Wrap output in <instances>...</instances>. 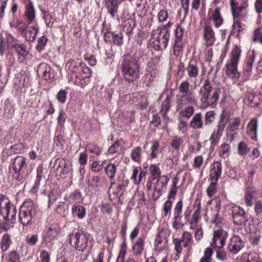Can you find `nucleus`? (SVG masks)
Instances as JSON below:
<instances>
[{
    "instance_id": "50",
    "label": "nucleus",
    "mask_w": 262,
    "mask_h": 262,
    "mask_svg": "<svg viewBox=\"0 0 262 262\" xmlns=\"http://www.w3.org/2000/svg\"><path fill=\"white\" fill-rule=\"evenodd\" d=\"M181 242H183L184 246L187 247L189 245L191 241V235L189 233L185 232L183 233V237H182Z\"/></svg>"
},
{
    "instance_id": "1",
    "label": "nucleus",
    "mask_w": 262,
    "mask_h": 262,
    "mask_svg": "<svg viewBox=\"0 0 262 262\" xmlns=\"http://www.w3.org/2000/svg\"><path fill=\"white\" fill-rule=\"evenodd\" d=\"M224 90V88H215L212 95H211L210 93L212 90L211 83L209 80H205L204 85L200 92L202 106L204 108H206L214 104L217 101L219 94L221 92H222V93L225 94ZM223 97H225V95H223Z\"/></svg>"
},
{
    "instance_id": "24",
    "label": "nucleus",
    "mask_w": 262,
    "mask_h": 262,
    "mask_svg": "<svg viewBox=\"0 0 262 262\" xmlns=\"http://www.w3.org/2000/svg\"><path fill=\"white\" fill-rule=\"evenodd\" d=\"M2 205L4 206V209L6 211L7 215L5 217V220H9L10 206L9 201L5 195H0V209L2 212Z\"/></svg>"
},
{
    "instance_id": "45",
    "label": "nucleus",
    "mask_w": 262,
    "mask_h": 262,
    "mask_svg": "<svg viewBox=\"0 0 262 262\" xmlns=\"http://www.w3.org/2000/svg\"><path fill=\"white\" fill-rule=\"evenodd\" d=\"M254 211L256 216H262V202L261 201L258 200L255 202Z\"/></svg>"
},
{
    "instance_id": "51",
    "label": "nucleus",
    "mask_w": 262,
    "mask_h": 262,
    "mask_svg": "<svg viewBox=\"0 0 262 262\" xmlns=\"http://www.w3.org/2000/svg\"><path fill=\"white\" fill-rule=\"evenodd\" d=\"M243 9L244 7L242 6H237L235 8H233L231 9L232 14L233 16V20H239L238 16L239 15L240 13L242 12Z\"/></svg>"
},
{
    "instance_id": "9",
    "label": "nucleus",
    "mask_w": 262,
    "mask_h": 262,
    "mask_svg": "<svg viewBox=\"0 0 262 262\" xmlns=\"http://www.w3.org/2000/svg\"><path fill=\"white\" fill-rule=\"evenodd\" d=\"M59 231L57 225H51L48 229L45 235L42 239V243L47 244L56 237Z\"/></svg>"
},
{
    "instance_id": "10",
    "label": "nucleus",
    "mask_w": 262,
    "mask_h": 262,
    "mask_svg": "<svg viewBox=\"0 0 262 262\" xmlns=\"http://www.w3.org/2000/svg\"><path fill=\"white\" fill-rule=\"evenodd\" d=\"M232 213L233 222L235 225H241L245 221L244 211L239 207H233Z\"/></svg>"
},
{
    "instance_id": "26",
    "label": "nucleus",
    "mask_w": 262,
    "mask_h": 262,
    "mask_svg": "<svg viewBox=\"0 0 262 262\" xmlns=\"http://www.w3.org/2000/svg\"><path fill=\"white\" fill-rule=\"evenodd\" d=\"M144 239L139 238L133 246V250L136 255H140L144 249Z\"/></svg>"
},
{
    "instance_id": "52",
    "label": "nucleus",
    "mask_w": 262,
    "mask_h": 262,
    "mask_svg": "<svg viewBox=\"0 0 262 262\" xmlns=\"http://www.w3.org/2000/svg\"><path fill=\"white\" fill-rule=\"evenodd\" d=\"M66 160L62 159H56L55 161L53 168H54L56 170L60 171L62 167V166H64L65 165Z\"/></svg>"
},
{
    "instance_id": "5",
    "label": "nucleus",
    "mask_w": 262,
    "mask_h": 262,
    "mask_svg": "<svg viewBox=\"0 0 262 262\" xmlns=\"http://www.w3.org/2000/svg\"><path fill=\"white\" fill-rule=\"evenodd\" d=\"M156 34H158V36L152 41L154 47L159 50L165 49L170 37V32L167 26H164L162 28L154 30L152 34L153 39Z\"/></svg>"
},
{
    "instance_id": "46",
    "label": "nucleus",
    "mask_w": 262,
    "mask_h": 262,
    "mask_svg": "<svg viewBox=\"0 0 262 262\" xmlns=\"http://www.w3.org/2000/svg\"><path fill=\"white\" fill-rule=\"evenodd\" d=\"M141 148L139 147H136L132 153V159L136 162L139 161L141 157Z\"/></svg>"
},
{
    "instance_id": "15",
    "label": "nucleus",
    "mask_w": 262,
    "mask_h": 262,
    "mask_svg": "<svg viewBox=\"0 0 262 262\" xmlns=\"http://www.w3.org/2000/svg\"><path fill=\"white\" fill-rule=\"evenodd\" d=\"M257 191L256 189L253 187H248L246 188L245 201L246 204L249 206L253 205L252 200L255 197L257 194Z\"/></svg>"
},
{
    "instance_id": "8",
    "label": "nucleus",
    "mask_w": 262,
    "mask_h": 262,
    "mask_svg": "<svg viewBox=\"0 0 262 262\" xmlns=\"http://www.w3.org/2000/svg\"><path fill=\"white\" fill-rule=\"evenodd\" d=\"M37 74L41 76L45 80H50L54 77V73L50 66L46 63H40L37 70Z\"/></svg>"
},
{
    "instance_id": "28",
    "label": "nucleus",
    "mask_w": 262,
    "mask_h": 262,
    "mask_svg": "<svg viewBox=\"0 0 262 262\" xmlns=\"http://www.w3.org/2000/svg\"><path fill=\"white\" fill-rule=\"evenodd\" d=\"M25 15L30 22L32 21L34 19L35 13L32 4L30 3L26 6Z\"/></svg>"
},
{
    "instance_id": "56",
    "label": "nucleus",
    "mask_w": 262,
    "mask_h": 262,
    "mask_svg": "<svg viewBox=\"0 0 262 262\" xmlns=\"http://www.w3.org/2000/svg\"><path fill=\"white\" fill-rule=\"evenodd\" d=\"M67 94L65 90H60L57 95V100L62 103H64L66 99Z\"/></svg>"
},
{
    "instance_id": "23",
    "label": "nucleus",
    "mask_w": 262,
    "mask_h": 262,
    "mask_svg": "<svg viewBox=\"0 0 262 262\" xmlns=\"http://www.w3.org/2000/svg\"><path fill=\"white\" fill-rule=\"evenodd\" d=\"M26 164L25 158L21 156H17L13 162V170L16 173L20 171Z\"/></svg>"
},
{
    "instance_id": "25",
    "label": "nucleus",
    "mask_w": 262,
    "mask_h": 262,
    "mask_svg": "<svg viewBox=\"0 0 262 262\" xmlns=\"http://www.w3.org/2000/svg\"><path fill=\"white\" fill-rule=\"evenodd\" d=\"M171 97L167 95L164 101L162 103L160 113L164 118L167 117V113L170 107V100Z\"/></svg>"
},
{
    "instance_id": "29",
    "label": "nucleus",
    "mask_w": 262,
    "mask_h": 262,
    "mask_svg": "<svg viewBox=\"0 0 262 262\" xmlns=\"http://www.w3.org/2000/svg\"><path fill=\"white\" fill-rule=\"evenodd\" d=\"M212 17L216 27H218L222 24L223 20L220 13V8H216L214 10L212 13Z\"/></svg>"
},
{
    "instance_id": "3",
    "label": "nucleus",
    "mask_w": 262,
    "mask_h": 262,
    "mask_svg": "<svg viewBox=\"0 0 262 262\" xmlns=\"http://www.w3.org/2000/svg\"><path fill=\"white\" fill-rule=\"evenodd\" d=\"M36 213L34 204L31 201L24 202L20 208L19 221L23 226L30 225Z\"/></svg>"
},
{
    "instance_id": "30",
    "label": "nucleus",
    "mask_w": 262,
    "mask_h": 262,
    "mask_svg": "<svg viewBox=\"0 0 262 262\" xmlns=\"http://www.w3.org/2000/svg\"><path fill=\"white\" fill-rule=\"evenodd\" d=\"M241 123L240 117H233L230 119V132L237 130Z\"/></svg>"
},
{
    "instance_id": "14",
    "label": "nucleus",
    "mask_w": 262,
    "mask_h": 262,
    "mask_svg": "<svg viewBox=\"0 0 262 262\" xmlns=\"http://www.w3.org/2000/svg\"><path fill=\"white\" fill-rule=\"evenodd\" d=\"M184 32V30L181 27H178L176 30V39L173 45V52L174 54H176V52H179L181 49L182 46V38Z\"/></svg>"
},
{
    "instance_id": "31",
    "label": "nucleus",
    "mask_w": 262,
    "mask_h": 262,
    "mask_svg": "<svg viewBox=\"0 0 262 262\" xmlns=\"http://www.w3.org/2000/svg\"><path fill=\"white\" fill-rule=\"evenodd\" d=\"M72 211L73 213L80 219L83 218L85 214V208L81 206L78 205L73 207Z\"/></svg>"
},
{
    "instance_id": "54",
    "label": "nucleus",
    "mask_w": 262,
    "mask_h": 262,
    "mask_svg": "<svg viewBox=\"0 0 262 262\" xmlns=\"http://www.w3.org/2000/svg\"><path fill=\"white\" fill-rule=\"evenodd\" d=\"M194 109L192 106H188L186 107L184 111L182 112L183 116L187 118H189L193 114Z\"/></svg>"
},
{
    "instance_id": "16",
    "label": "nucleus",
    "mask_w": 262,
    "mask_h": 262,
    "mask_svg": "<svg viewBox=\"0 0 262 262\" xmlns=\"http://www.w3.org/2000/svg\"><path fill=\"white\" fill-rule=\"evenodd\" d=\"M204 32L206 45L207 46H212L215 39L212 29L210 26L206 25L204 27Z\"/></svg>"
},
{
    "instance_id": "7",
    "label": "nucleus",
    "mask_w": 262,
    "mask_h": 262,
    "mask_svg": "<svg viewBox=\"0 0 262 262\" xmlns=\"http://www.w3.org/2000/svg\"><path fill=\"white\" fill-rule=\"evenodd\" d=\"M228 236V233L222 230H217L214 232L212 242L211 245L213 247L222 248Z\"/></svg>"
},
{
    "instance_id": "58",
    "label": "nucleus",
    "mask_w": 262,
    "mask_h": 262,
    "mask_svg": "<svg viewBox=\"0 0 262 262\" xmlns=\"http://www.w3.org/2000/svg\"><path fill=\"white\" fill-rule=\"evenodd\" d=\"M99 178L98 176L93 177L91 179L88 180V185L91 187H97L99 182Z\"/></svg>"
},
{
    "instance_id": "37",
    "label": "nucleus",
    "mask_w": 262,
    "mask_h": 262,
    "mask_svg": "<svg viewBox=\"0 0 262 262\" xmlns=\"http://www.w3.org/2000/svg\"><path fill=\"white\" fill-rule=\"evenodd\" d=\"M241 30V26L239 22V20L234 19L233 20V24L232 25V30L231 31V33L233 35L235 36H238L239 32Z\"/></svg>"
},
{
    "instance_id": "33",
    "label": "nucleus",
    "mask_w": 262,
    "mask_h": 262,
    "mask_svg": "<svg viewBox=\"0 0 262 262\" xmlns=\"http://www.w3.org/2000/svg\"><path fill=\"white\" fill-rule=\"evenodd\" d=\"M13 48L18 55L21 56L23 59L27 55V52L23 45H15L13 46Z\"/></svg>"
},
{
    "instance_id": "19",
    "label": "nucleus",
    "mask_w": 262,
    "mask_h": 262,
    "mask_svg": "<svg viewBox=\"0 0 262 262\" xmlns=\"http://www.w3.org/2000/svg\"><path fill=\"white\" fill-rule=\"evenodd\" d=\"M255 55L253 50L248 53L246 63L244 66V71L245 72L249 73L251 71L252 64L255 60Z\"/></svg>"
},
{
    "instance_id": "4",
    "label": "nucleus",
    "mask_w": 262,
    "mask_h": 262,
    "mask_svg": "<svg viewBox=\"0 0 262 262\" xmlns=\"http://www.w3.org/2000/svg\"><path fill=\"white\" fill-rule=\"evenodd\" d=\"M242 50L240 47L235 46L230 56V78L233 83L239 85L240 81L238 78L240 73L237 70V64L241 55Z\"/></svg>"
},
{
    "instance_id": "27",
    "label": "nucleus",
    "mask_w": 262,
    "mask_h": 262,
    "mask_svg": "<svg viewBox=\"0 0 262 262\" xmlns=\"http://www.w3.org/2000/svg\"><path fill=\"white\" fill-rule=\"evenodd\" d=\"M122 151V145L121 142L117 140L115 143L108 148V152L109 154H120Z\"/></svg>"
},
{
    "instance_id": "62",
    "label": "nucleus",
    "mask_w": 262,
    "mask_h": 262,
    "mask_svg": "<svg viewBox=\"0 0 262 262\" xmlns=\"http://www.w3.org/2000/svg\"><path fill=\"white\" fill-rule=\"evenodd\" d=\"M181 239H179L178 238H174L173 239V243L175 246L174 249L179 254L181 253L182 252V247L181 246Z\"/></svg>"
},
{
    "instance_id": "35",
    "label": "nucleus",
    "mask_w": 262,
    "mask_h": 262,
    "mask_svg": "<svg viewBox=\"0 0 262 262\" xmlns=\"http://www.w3.org/2000/svg\"><path fill=\"white\" fill-rule=\"evenodd\" d=\"M249 149L247 144L244 142H240L238 146V153L239 155L243 156L248 154Z\"/></svg>"
},
{
    "instance_id": "39",
    "label": "nucleus",
    "mask_w": 262,
    "mask_h": 262,
    "mask_svg": "<svg viewBox=\"0 0 262 262\" xmlns=\"http://www.w3.org/2000/svg\"><path fill=\"white\" fill-rule=\"evenodd\" d=\"M217 181H211V182L207 189V194L210 197L213 195L216 192Z\"/></svg>"
},
{
    "instance_id": "22",
    "label": "nucleus",
    "mask_w": 262,
    "mask_h": 262,
    "mask_svg": "<svg viewBox=\"0 0 262 262\" xmlns=\"http://www.w3.org/2000/svg\"><path fill=\"white\" fill-rule=\"evenodd\" d=\"M229 118V111L224 110L223 111V113L221 116L220 121L218 125L219 132H222L227 122H228Z\"/></svg>"
},
{
    "instance_id": "43",
    "label": "nucleus",
    "mask_w": 262,
    "mask_h": 262,
    "mask_svg": "<svg viewBox=\"0 0 262 262\" xmlns=\"http://www.w3.org/2000/svg\"><path fill=\"white\" fill-rule=\"evenodd\" d=\"M212 253V249L207 248L205 252L204 256L201 258L200 262H211L210 257Z\"/></svg>"
},
{
    "instance_id": "60",
    "label": "nucleus",
    "mask_w": 262,
    "mask_h": 262,
    "mask_svg": "<svg viewBox=\"0 0 262 262\" xmlns=\"http://www.w3.org/2000/svg\"><path fill=\"white\" fill-rule=\"evenodd\" d=\"M259 39V42L262 44V34L259 29H256L254 32L253 41L256 42Z\"/></svg>"
},
{
    "instance_id": "44",
    "label": "nucleus",
    "mask_w": 262,
    "mask_h": 262,
    "mask_svg": "<svg viewBox=\"0 0 262 262\" xmlns=\"http://www.w3.org/2000/svg\"><path fill=\"white\" fill-rule=\"evenodd\" d=\"M59 195L57 193H54L53 191L49 194V206H51L54 204H56L57 201L58 200Z\"/></svg>"
},
{
    "instance_id": "42",
    "label": "nucleus",
    "mask_w": 262,
    "mask_h": 262,
    "mask_svg": "<svg viewBox=\"0 0 262 262\" xmlns=\"http://www.w3.org/2000/svg\"><path fill=\"white\" fill-rule=\"evenodd\" d=\"M245 262H262L259 255L256 253H251L248 255Z\"/></svg>"
},
{
    "instance_id": "63",
    "label": "nucleus",
    "mask_w": 262,
    "mask_h": 262,
    "mask_svg": "<svg viewBox=\"0 0 262 262\" xmlns=\"http://www.w3.org/2000/svg\"><path fill=\"white\" fill-rule=\"evenodd\" d=\"M9 260L10 262H18L19 256L18 253L15 251H12L9 255Z\"/></svg>"
},
{
    "instance_id": "64",
    "label": "nucleus",
    "mask_w": 262,
    "mask_h": 262,
    "mask_svg": "<svg viewBox=\"0 0 262 262\" xmlns=\"http://www.w3.org/2000/svg\"><path fill=\"white\" fill-rule=\"evenodd\" d=\"M254 5L257 13L258 14L262 13V0H256Z\"/></svg>"
},
{
    "instance_id": "12",
    "label": "nucleus",
    "mask_w": 262,
    "mask_h": 262,
    "mask_svg": "<svg viewBox=\"0 0 262 262\" xmlns=\"http://www.w3.org/2000/svg\"><path fill=\"white\" fill-rule=\"evenodd\" d=\"M222 172V165L219 162H214L210 167V180L217 181Z\"/></svg>"
},
{
    "instance_id": "61",
    "label": "nucleus",
    "mask_w": 262,
    "mask_h": 262,
    "mask_svg": "<svg viewBox=\"0 0 262 262\" xmlns=\"http://www.w3.org/2000/svg\"><path fill=\"white\" fill-rule=\"evenodd\" d=\"M162 243V239L160 236V233L157 234L155 240V246L156 250L161 251L163 249V246H161Z\"/></svg>"
},
{
    "instance_id": "53",
    "label": "nucleus",
    "mask_w": 262,
    "mask_h": 262,
    "mask_svg": "<svg viewBox=\"0 0 262 262\" xmlns=\"http://www.w3.org/2000/svg\"><path fill=\"white\" fill-rule=\"evenodd\" d=\"M215 113L213 111H209L205 115V123L208 124L212 122L214 120Z\"/></svg>"
},
{
    "instance_id": "2",
    "label": "nucleus",
    "mask_w": 262,
    "mask_h": 262,
    "mask_svg": "<svg viewBox=\"0 0 262 262\" xmlns=\"http://www.w3.org/2000/svg\"><path fill=\"white\" fill-rule=\"evenodd\" d=\"M122 67L123 77L125 80L131 82L138 78L139 65L137 57L127 55L122 63Z\"/></svg>"
},
{
    "instance_id": "6",
    "label": "nucleus",
    "mask_w": 262,
    "mask_h": 262,
    "mask_svg": "<svg viewBox=\"0 0 262 262\" xmlns=\"http://www.w3.org/2000/svg\"><path fill=\"white\" fill-rule=\"evenodd\" d=\"M70 243L77 250L84 251L88 247V238L83 232H77L70 235Z\"/></svg>"
},
{
    "instance_id": "34",
    "label": "nucleus",
    "mask_w": 262,
    "mask_h": 262,
    "mask_svg": "<svg viewBox=\"0 0 262 262\" xmlns=\"http://www.w3.org/2000/svg\"><path fill=\"white\" fill-rule=\"evenodd\" d=\"M110 34L112 37L114 43L117 44L118 46L122 45L123 43V40L121 33L119 32L118 33H116L115 32H112L110 33Z\"/></svg>"
},
{
    "instance_id": "11",
    "label": "nucleus",
    "mask_w": 262,
    "mask_h": 262,
    "mask_svg": "<svg viewBox=\"0 0 262 262\" xmlns=\"http://www.w3.org/2000/svg\"><path fill=\"white\" fill-rule=\"evenodd\" d=\"M258 126L257 119L256 118H253L247 126V133L249 137L252 140L257 139V128Z\"/></svg>"
},
{
    "instance_id": "59",
    "label": "nucleus",
    "mask_w": 262,
    "mask_h": 262,
    "mask_svg": "<svg viewBox=\"0 0 262 262\" xmlns=\"http://www.w3.org/2000/svg\"><path fill=\"white\" fill-rule=\"evenodd\" d=\"M108 12L113 17H114L116 13L118 11V6L116 4L112 3L110 6H108Z\"/></svg>"
},
{
    "instance_id": "49",
    "label": "nucleus",
    "mask_w": 262,
    "mask_h": 262,
    "mask_svg": "<svg viewBox=\"0 0 262 262\" xmlns=\"http://www.w3.org/2000/svg\"><path fill=\"white\" fill-rule=\"evenodd\" d=\"M86 150L91 153L95 154L96 155L98 156L101 152V149L97 146L89 145L86 147Z\"/></svg>"
},
{
    "instance_id": "48",
    "label": "nucleus",
    "mask_w": 262,
    "mask_h": 262,
    "mask_svg": "<svg viewBox=\"0 0 262 262\" xmlns=\"http://www.w3.org/2000/svg\"><path fill=\"white\" fill-rule=\"evenodd\" d=\"M37 177H36V181L32 188L33 189H35L37 188L39 185L40 181L42 177V167L39 166L38 167L37 170Z\"/></svg>"
},
{
    "instance_id": "18",
    "label": "nucleus",
    "mask_w": 262,
    "mask_h": 262,
    "mask_svg": "<svg viewBox=\"0 0 262 262\" xmlns=\"http://www.w3.org/2000/svg\"><path fill=\"white\" fill-rule=\"evenodd\" d=\"M189 83L188 81H185L183 82L180 85L179 89L181 93H184L185 94L182 96L181 100H187L189 103L191 102V98L190 97V93L189 92Z\"/></svg>"
},
{
    "instance_id": "20",
    "label": "nucleus",
    "mask_w": 262,
    "mask_h": 262,
    "mask_svg": "<svg viewBox=\"0 0 262 262\" xmlns=\"http://www.w3.org/2000/svg\"><path fill=\"white\" fill-rule=\"evenodd\" d=\"M203 124L202 115L200 113L195 114L190 122V127L195 129L202 128Z\"/></svg>"
},
{
    "instance_id": "38",
    "label": "nucleus",
    "mask_w": 262,
    "mask_h": 262,
    "mask_svg": "<svg viewBox=\"0 0 262 262\" xmlns=\"http://www.w3.org/2000/svg\"><path fill=\"white\" fill-rule=\"evenodd\" d=\"M10 242V237L7 234H5L1 241V248L3 251H6L9 247Z\"/></svg>"
},
{
    "instance_id": "13",
    "label": "nucleus",
    "mask_w": 262,
    "mask_h": 262,
    "mask_svg": "<svg viewBox=\"0 0 262 262\" xmlns=\"http://www.w3.org/2000/svg\"><path fill=\"white\" fill-rule=\"evenodd\" d=\"M230 252L236 253L244 246V243L238 236L233 235L230 239Z\"/></svg>"
},
{
    "instance_id": "36",
    "label": "nucleus",
    "mask_w": 262,
    "mask_h": 262,
    "mask_svg": "<svg viewBox=\"0 0 262 262\" xmlns=\"http://www.w3.org/2000/svg\"><path fill=\"white\" fill-rule=\"evenodd\" d=\"M56 211L57 212L62 216H66L67 213V209L66 208L64 203L61 202H58L56 204Z\"/></svg>"
},
{
    "instance_id": "40",
    "label": "nucleus",
    "mask_w": 262,
    "mask_h": 262,
    "mask_svg": "<svg viewBox=\"0 0 262 262\" xmlns=\"http://www.w3.org/2000/svg\"><path fill=\"white\" fill-rule=\"evenodd\" d=\"M152 180L157 178L161 174L160 170L158 167L155 165H151L150 167Z\"/></svg>"
},
{
    "instance_id": "57",
    "label": "nucleus",
    "mask_w": 262,
    "mask_h": 262,
    "mask_svg": "<svg viewBox=\"0 0 262 262\" xmlns=\"http://www.w3.org/2000/svg\"><path fill=\"white\" fill-rule=\"evenodd\" d=\"M47 41V38L45 36H41L38 40L36 47L37 49L39 51L41 50L46 45Z\"/></svg>"
},
{
    "instance_id": "41",
    "label": "nucleus",
    "mask_w": 262,
    "mask_h": 262,
    "mask_svg": "<svg viewBox=\"0 0 262 262\" xmlns=\"http://www.w3.org/2000/svg\"><path fill=\"white\" fill-rule=\"evenodd\" d=\"M229 146L228 144L222 145L220 148V155L224 158H228L229 155Z\"/></svg>"
},
{
    "instance_id": "21",
    "label": "nucleus",
    "mask_w": 262,
    "mask_h": 262,
    "mask_svg": "<svg viewBox=\"0 0 262 262\" xmlns=\"http://www.w3.org/2000/svg\"><path fill=\"white\" fill-rule=\"evenodd\" d=\"M187 72L190 78H195L198 74L199 70L196 63L194 61H190L187 68Z\"/></svg>"
},
{
    "instance_id": "32",
    "label": "nucleus",
    "mask_w": 262,
    "mask_h": 262,
    "mask_svg": "<svg viewBox=\"0 0 262 262\" xmlns=\"http://www.w3.org/2000/svg\"><path fill=\"white\" fill-rule=\"evenodd\" d=\"M105 170L108 177L112 179L116 171V167L114 164H110L105 168Z\"/></svg>"
},
{
    "instance_id": "17",
    "label": "nucleus",
    "mask_w": 262,
    "mask_h": 262,
    "mask_svg": "<svg viewBox=\"0 0 262 262\" xmlns=\"http://www.w3.org/2000/svg\"><path fill=\"white\" fill-rule=\"evenodd\" d=\"M38 30L33 27H29L22 31V34L25 35L27 41L32 42L35 40Z\"/></svg>"
},
{
    "instance_id": "47",
    "label": "nucleus",
    "mask_w": 262,
    "mask_h": 262,
    "mask_svg": "<svg viewBox=\"0 0 262 262\" xmlns=\"http://www.w3.org/2000/svg\"><path fill=\"white\" fill-rule=\"evenodd\" d=\"M183 202L179 201L174 208V216L176 218L181 217L180 215L182 212Z\"/></svg>"
},
{
    "instance_id": "55",
    "label": "nucleus",
    "mask_w": 262,
    "mask_h": 262,
    "mask_svg": "<svg viewBox=\"0 0 262 262\" xmlns=\"http://www.w3.org/2000/svg\"><path fill=\"white\" fill-rule=\"evenodd\" d=\"M44 19L47 26L52 27L53 26L52 17L48 12H45L43 15Z\"/></svg>"
}]
</instances>
